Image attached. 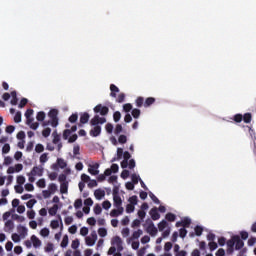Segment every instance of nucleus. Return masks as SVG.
Wrapping results in <instances>:
<instances>
[{
    "label": "nucleus",
    "instance_id": "c9c22d12",
    "mask_svg": "<svg viewBox=\"0 0 256 256\" xmlns=\"http://www.w3.org/2000/svg\"><path fill=\"white\" fill-rule=\"evenodd\" d=\"M39 161L41 165H45L49 161V154L47 152H44L40 155Z\"/></svg>",
    "mask_w": 256,
    "mask_h": 256
},
{
    "label": "nucleus",
    "instance_id": "4c0bfd02",
    "mask_svg": "<svg viewBox=\"0 0 256 256\" xmlns=\"http://www.w3.org/2000/svg\"><path fill=\"white\" fill-rule=\"evenodd\" d=\"M192 220L189 216L182 218V227L189 228L191 227Z\"/></svg>",
    "mask_w": 256,
    "mask_h": 256
},
{
    "label": "nucleus",
    "instance_id": "2f4dec72",
    "mask_svg": "<svg viewBox=\"0 0 256 256\" xmlns=\"http://www.w3.org/2000/svg\"><path fill=\"white\" fill-rule=\"evenodd\" d=\"M123 244V239H121L120 236H114L111 240V245L115 247L118 246V245H121Z\"/></svg>",
    "mask_w": 256,
    "mask_h": 256
},
{
    "label": "nucleus",
    "instance_id": "4468645a",
    "mask_svg": "<svg viewBox=\"0 0 256 256\" xmlns=\"http://www.w3.org/2000/svg\"><path fill=\"white\" fill-rule=\"evenodd\" d=\"M31 241L33 243L34 249H39V247H41V245H43V242L41 241V239H39V237H37V235H35V234H33L31 236Z\"/></svg>",
    "mask_w": 256,
    "mask_h": 256
},
{
    "label": "nucleus",
    "instance_id": "423d86ee",
    "mask_svg": "<svg viewBox=\"0 0 256 256\" xmlns=\"http://www.w3.org/2000/svg\"><path fill=\"white\" fill-rule=\"evenodd\" d=\"M234 243L235 251H241L245 247V241L241 240V237H239L237 234L234 235Z\"/></svg>",
    "mask_w": 256,
    "mask_h": 256
},
{
    "label": "nucleus",
    "instance_id": "9d476101",
    "mask_svg": "<svg viewBox=\"0 0 256 256\" xmlns=\"http://www.w3.org/2000/svg\"><path fill=\"white\" fill-rule=\"evenodd\" d=\"M18 235L22 236V239H25L29 233V229L25 225L19 224L17 226Z\"/></svg>",
    "mask_w": 256,
    "mask_h": 256
},
{
    "label": "nucleus",
    "instance_id": "09e8293b",
    "mask_svg": "<svg viewBox=\"0 0 256 256\" xmlns=\"http://www.w3.org/2000/svg\"><path fill=\"white\" fill-rule=\"evenodd\" d=\"M11 213H15V210L11 209L10 211L4 212L3 215H2L3 221H6V222L9 221V217H12V215H13Z\"/></svg>",
    "mask_w": 256,
    "mask_h": 256
},
{
    "label": "nucleus",
    "instance_id": "39448f33",
    "mask_svg": "<svg viewBox=\"0 0 256 256\" xmlns=\"http://www.w3.org/2000/svg\"><path fill=\"white\" fill-rule=\"evenodd\" d=\"M51 229H59L63 231V218H61V215H57V219L51 220L50 222Z\"/></svg>",
    "mask_w": 256,
    "mask_h": 256
},
{
    "label": "nucleus",
    "instance_id": "bb28decb",
    "mask_svg": "<svg viewBox=\"0 0 256 256\" xmlns=\"http://www.w3.org/2000/svg\"><path fill=\"white\" fill-rule=\"evenodd\" d=\"M121 133H125V129H123L122 124H116L114 127V135L119 136Z\"/></svg>",
    "mask_w": 256,
    "mask_h": 256
},
{
    "label": "nucleus",
    "instance_id": "7c9ffc66",
    "mask_svg": "<svg viewBox=\"0 0 256 256\" xmlns=\"http://www.w3.org/2000/svg\"><path fill=\"white\" fill-rule=\"evenodd\" d=\"M90 115L88 114V112H84L80 114V119L79 121H81V123H89V119H90Z\"/></svg>",
    "mask_w": 256,
    "mask_h": 256
},
{
    "label": "nucleus",
    "instance_id": "c85d7f7f",
    "mask_svg": "<svg viewBox=\"0 0 256 256\" xmlns=\"http://www.w3.org/2000/svg\"><path fill=\"white\" fill-rule=\"evenodd\" d=\"M205 230V228L201 225H196L194 227V233L196 235V237H201V235H203V231Z\"/></svg>",
    "mask_w": 256,
    "mask_h": 256
},
{
    "label": "nucleus",
    "instance_id": "864d4df0",
    "mask_svg": "<svg viewBox=\"0 0 256 256\" xmlns=\"http://www.w3.org/2000/svg\"><path fill=\"white\" fill-rule=\"evenodd\" d=\"M136 185H137V183H135L133 181H128L125 183V188L127 189V191H133L135 189Z\"/></svg>",
    "mask_w": 256,
    "mask_h": 256
},
{
    "label": "nucleus",
    "instance_id": "69168bd1",
    "mask_svg": "<svg viewBox=\"0 0 256 256\" xmlns=\"http://www.w3.org/2000/svg\"><path fill=\"white\" fill-rule=\"evenodd\" d=\"M98 235L102 239L105 238V236L107 235V228H105V227L98 228Z\"/></svg>",
    "mask_w": 256,
    "mask_h": 256
},
{
    "label": "nucleus",
    "instance_id": "ddd939ff",
    "mask_svg": "<svg viewBox=\"0 0 256 256\" xmlns=\"http://www.w3.org/2000/svg\"><path fill=\"white\" fill-rule=\"evenodd\" d=\"M123 213H125V208L112 209L110 211V217L116 219V217H120V215H123Z\"/></svg>",
    "mask_w": 256,
    "mask_h": 256
},
{
    "label": "nucleus",
    "instance_id": "f257e3e1",
    "mask_svg": "<svg viewBox=\"0 0 256 256\" xmlns=\"http://www.w3.org/2000/svg\"><path fill=\"white\" fill-rule=\"evenodd\" d=\"M143 227H144L146 233H148L152 237H155L158 233L157 226H155V223L153 222V220L151 218H147L145 220Z\"/></svg>",
    "mask_w": 256,
    "mask_h": 256
},
{
    "label": "nucleus",
    "instance_id": "1a4fd4ad",
    "mask_svg": "<svg viewBox=\"0 0 256 256\" xmlns=\"http://www.w3.org/2000/svg\"><path fill=\"white\" fill-rule=\"evenodd\" d=\"M61 207H63V204H54L52 207L48 208V213L50 215V217H57V211H59V209H61Z\"/></svg>",
    "mask_w": 256,
    "mask_h": 256
},
{
    "label": "nucleus",
    "instance_id": "e433bc0d",
    "mask_svg": "<svg viewBox=\"0 0 256 256\" xmlns=\"http://www.w3.org/2000/svg\"><path fill=\"white\" fill-rule=\"evenodd\" d=\"M11 239H12L13 243H21V239H23V238L19 233L14 232L11 235Z\"/></svg>",
    "mask_w": 256,
    "mask_h": 256
},
{
    "label": "nucleus",
    "instance_id": "a211bd4d",
    "mask_svg": "<svg viewBox=\"0 0 256 256\" xmlns=\"http://www.w3.org/2000/svg\"><path fill=\"white\" fill-rule=\"evenodd\" d=\"M61 195H67L69 193V182H63L60 184Z\"/></svg>",
    "mask_w": 256,
    "mask_h": 256
},
{
    "label": "nucleus",
    "instance_id": "a18cd8bd",
    "mask_svg": "<svg viewBox=\"0 0 256 256\" xmlns=\"http://www.w3.org/2000/svg\"><path fill=\"white\" fill-rule=\"evenodd\" d=\"M131 115H132L133 119H139L141 117V109L133 108Z\"/></svg>",
    "mask_w": 256,
    "mask_h": 256
},
{
    "label": "nucleus",
    "instance_id": "37998d69",
    "mask_svg": "<svg viewBox=\"0 0 256 256\" xmlns=\"http://www.w3.org/2000/svg\"><path fill=\"white\" fill-rule=\"evenodd\" d=\"M37 205V199L31 198L29 201L26 202L27 209L33 210V207Z\"/></svg>",
    "mask_w": 256,
    "mask_h": 256
},
{
    "label": "nucleus",
    "instance_id": "aec40b11",
    "mask_svg": "<svg viewBox=\"0 0 256 256\" xmlns=\"http://www.w3.org/2000/svg\"><path fill=\"white\" fill-rule=\"evenodd\" d=\"M166 221H169L170 223H175V221H177V215L173 212H168L165 215Z\"/></svg>",
    "mask_w": 256,
    "mask_h": 256
},
{
    "label": "nucleus",
    "instance_id": "680f3d73",
    "mask_svg": "<svg viewBox=\"0 0 256 256\" xmlns=\"http://www.w3.org/2000/svg\"><path fill=\"white\" fill-rule=\"evenodd\" d=\"M141 235H143V231L141 229L135 230L132 232V239L137 240Z\"/></svg>",
    "mask_w": 256,
    "mask_h": 256
},
{
    "label": "nucleus",
    "instance_id": "6ab92c4d",
    "mask_svg": "<svg viewBox=\"0 0 256 256\" xmlns=\"http://www.w3.org/2000/svg\"><path fill=\"white\" fill-rule=\"evenodd\" d=\"M169 226V222L167 221V219H163L158 223V231H164L165 229H167Z\"/></svg>",
    "mask_w": 256,
    "mask_h": 256
},
{
    "label": "nucleus",
    "instance_id": "c03bdc74",
    "mask_svg": "<svg viewBox=\"0 0 256 256\" xmlns=\"http://www.w3.org/2000/svg\"><path fill=\"white\" fill-rule=\"evenodd\" d=\"M59 189V186H57L56 183H50L48 186V191L52 193V195H55Z\"/></svg>",
    "mask_w": 256,
    "mask_h": 256
},
{
    "label": "nucleus",
    "instance_id": "0eeeda50",
    "mask_svg": "<svg viewBox=\"0 0 256 256\" xmlns=\"http://www.w3.org/2000/svg\"><path fill=\"white\" fill-rule=\"evenodd\" d=\"M149 215L152 221H159L161 219V213H159V209L157 207H153L149 211Z\"/></svg>",
    "mask_w": 256,
    "mask_h": 256
},
{
    "label": "nucleus",
    "instance_id": "774afa93",
    "mask_svg": "<svg viewBox=\"0 0 256 256\" xmlns=\"http://www.w3.org/2000/svg\"><path fill=\"white\" fill-rule=\"evenodd\" d=\"M50 233H51V231L47 227H44L40 230V235H41V237H44V238L48 237Z\"/></svg>",
    "mask_w": 256,
    "mask_h": 256
},
{
    "label": "nucleus",
    "instance_id": "5701e85b",
    "mask_svg": "<svg viewBox=\"0 0 256 256\" xmlns=\"http://www.w3.org/2000/svg\"><path fill=\"white\" fill-rule=\"evenodd\" d=\"M135 105L138 107V109H141V107H145V98L143 96H139L135 100Z\"/></svg>",
    "mask_w": 256,
    "mask_h": 256
},
{
    "label": "nucleus",
    "instance_id": "dca6fc26",
    "mask_svg": "<svg viewBox=\"0 0 256 256\" xmlns=\"http://www.w3.org/2000/svg\"><path fill=\"white\" fill-rule=\"evenodd\" d=\"M94 197L97 201H101V199H105V190L98 188L94 191Z\"/></svg>",
    "mask_w": 256,
    "mask_h": 256
},
{
    "label": "nucleus",
    "instance_id": "7ed1b4c3",
    "mask_svg": "<svg viewBox=\"0 0 256 256\" xmlns=\"http://www.w3.org/2000/svg\"><path fill=\"white\" fill-rule=\"evenodd\" d=\"M107 123V118L95 114L94 117L90 120L91 127H101V125Z\"/></svg>",
    "mask_w": 256,
    "mask_h": 256
},
{
    "label": "nucleus",
    "instance_id": "a878e982",
    "mask_svg": "<svg viewBox=\"0 0 256 256\" xmlns=\"http://www.w3.org/2000/svg\"><path fill=\"white\" fill-rule=\"evenodd\" d=\"M114 130H115V126L113 125V123L108 122V123L105 125V131H106V133H107L108 135H113Z\"/></svg>",
    "mask_w": 256,
    "mask_h": 256
},
{
    "label": "nucleus",
    "instance_id": "603ef678",
    "mask_svg": "<svg viewBox=\"0 0 256 256\" xmlns=\"http://www.w3.org/2000/svg\"><path fill=\"white\" fill-rule=\"evenodd\" d=\"M25 181H27V179L25 178L24 175H18V176L16 177V183H17V185L23 186V185H25Z\"/></svg>",
    "mask_w": 256,
    "mask_h": 256
},
{
    "label": "nucleus",
    "instance_id": "052dcab7",
    "mask_svg": "<svg viewBox=\"0 0 256 256\" xmlns=\"http://www.w3.org/2000/svg\"><path fill=\"white\" fill-rule=\"evenodd\" d=\"M119 176L117 175H111L110 177H108V183H110L111 185H116L118 182Z\"/></svg>",
    "mask_w": 256,
    "mask_h": 256
},
{
    "label": "nucleus",
    "instance_id": "f704fd0d",
    "mask_svg": "<svg viewBox=\"0 0 256 256\" xmlns=\"http://www.w3.org/2000/svg\"><path fill=\"white\" fill-rule=\"evenodd\" d=\"M60 246L62 249H67L69 246V236L67 234L63 236Z\"/></svg>",
    "mask_w": 256,
    "mask_h": 256
},
{
    "label": "nucleus",
    "instance_id": "f3484780",
    "mask_svg": "<svg viewBox=\"0 0 256 256\" xmlns=\"http://www.w3.org/2000/svg\"><path fill=\"white\" fill-rule=\"evenodd\" d=\"M101 131V126H93V128L90 130V137H99V135H101Z\"/></svg>",
    "mask_w": 256,
    "mask_h": 256
},
{
    "label": "nucleus",
    "instance_id": "ea45409f",
    "mask_svg": "<svg viewBox=\"0 0 256 256\" xmlns=\"http://www.w3.org/2000/svg\"><path fill=\"white\" fill-rule=\"evenodd\" d=\"M79 120V114L77 112L72 113L69 117H68V121L69 123H77V121Z\"/></svg>",
    "mask_w": 256,
    "mask_h": 256
},
{
    "label": "nucleus",
    "instance_id": "2eb2a0df",
    "mask_svg": "<svg viewBox=\"0 0 256 256\" xmlns=\"http://www.w3.org/2000/svg\"><path fill=\"white\" fill-rule=\"evenodd\" d=\"M31 171L37 177H43V173L45 171V168H43V166H41V165L40 166H34Z\"/></svg>",
    "mask_w": 256,
    "mask_h": 256
},
{
    "label": "nucleus",
    "instance_id": "58836bf2",
    "mask_svg": "<svg viewBox=\"0 0 256 256\" xmlns=\"http://www.w3.org/2000/svg\"><path fill=\"white\" fill-rule=\"evenodd\" d=\"M128 202L130 203V205H133L135 207V205H138L139 203V197L137 195H132L128 198Z\"/></svg>",
    "mask_w": 256,
    "mask_h": 256
},
{
    "label": "nucleus",
    "instance_id": "b1692460",
    "mask_svg": "<svg viewBox=\"0 0 256 256\" xmlns=\"http://www.w3.org/2000/svg\"><path fill=\"white\" fill-rule=\"evenodd\" d=\"M155 101H157L155 99V97H147L145 100H144V107L147 109L149 107H151V105H153L155 103Z\"/></svg>",
    "mask_w": 256,
    "mask_h": 256
},
{
    "label": "nucleus",
    "instance_id": "e2e57ef3",
    "mask_svg": "<svg viewBox=\"0 0 256 256\" xmlns=\"http://www.w3.org/2000/svg\"><path fill=\"white\" fill-rule=\"evenodd\" d=\"M83 207V199L78 198L74 201V209L79 210Z\"/></svg>",
    "mask_w": 256,
    "mask_h": 256
},
{
    "label": "nucleus",
    "instance_id": "72a5a7b5",
    "mask_svg": "<svg viewBox=\"0 0 256 256\" xmlns=\"http://www.w3.org/2000/svg\"><path fill=\"white\" fill-rule=\"evenodd\" d=\"M56 163L60 169H67V161L63 158H57Z\"/></svg>",
    "mask_w": 256,
    "mask_h": 256
},
{
    "label": "nucleus",
    "instance_id": "8fccbe9b",
    "mask_svg": "<svg viewBox=\"0 0 256 256\" xmlns=\"http://www.w3.org/2000/svg\"><path fill=\"white\" fill-rule=\"evenodd\" d=\"M137 217L138 219L144 223L145 222V217H147V212L143 211V210H138L137 212Z\"/></svg>",
    "mask_w": 256,
    "mask_h": 256
},
{
    "label": "nucleus",
    "instance_id": "5fc2aeb1",
    "mask_svg": "<svg viewBox=\"0 0 256 256\" xmlns=\"http://www.w3.org/2000/svg\"><path fill=\"white\" fill-rule=\"evenodd\" d=\"M187 233H189V232L187 231V228L181 227V228L179 229L178 236H179L181 239H185V238L187 237Z\"/></svg>",
    "mask_w": 256,
    "mask_h": 256
},
{
    "label": "nucleus",
    "instance_id": "9b49d317",
    "mask_svg": "<svg viewBox=\"0 0 256 256\" xmlns=\"http://www.w3.org/2000/svg\"><path fill=\"white\" fill-rule=\"evenodd\" d=\"M13 229H15V222L12 219H9L4 224L5 233H12Z\"/></svg>",
    "mask_w": 256,
    "mask_h": 256
},
{
    "label": "nucleus",
    "instance_id": "338daca9",
    "mask_svg": "<svg viewBox=\"0 0 256 256\" xmlns=\"http://www.w3.org/2000/svg\"><path fill=\"white\" fill-rule=\"evenodd\" d=\"M51 128L47 127V128H44L42 130V137H44V139H47L48 137H50L51 135Z\"/></svg>",
    "mask_w": 256,
    "mask_h": 256
},
{
    "label": "nucleus",
    "instance_id": "20e7f679",
    "mask_svg": "<svg viewBox=\"0 0 256 256\" xmlns=\"http://www.w3.org/2000/svg\"><path fill=\"white\" fill-rule=\"evenodd\" d=\"M93 111L96 115H101V117H106V115H109V106L98 104L94 107Z\"/></svg>",
    "mask_w": 256,
    "mask_h": 256
},
{
    "label": "nucleus",
    "instance_id": "a19ab883",
    "mask_svg": "<svg viewBox=\"0 0 256 256\" xmlns=\"http://www.w3.org/2000/svg\"><path fill=\"white\" fill-rule=\"evenodd\" d=\"M71 135H73V133L71 132V130H70V129H65V130L63 131V133H62V139H63L64 141H69Z\"/></svg>",
    "mask_w": 256,
    "mask_h": 256
},
{
    "label": "nucleus",
    "instance_id": "4d7b16f0",
    "mask_svg": "<svg viewBox=\"0 0 256 256\" xmlns=\"http://www.w3.org/2000/svg\"><path fill=\"white\" fill-rule=\"evenodd\" d=\"M22 117H23V115H22L21 111H19V110L16 111V113L14 114V123H21Z\"/></svg>",
    "mask_w": 256,
    "mask_h": 256
},
{
    "label": "nucleus",
    "instance_id": "79ce46f5",
    "mask_svg": "<svg viewBox=\"0 0 256 256\" xmlns=\"http://www.w3.org/2000/svg\"><path fill=\"white\" fill-rule=\"evenodd\" d=\"M243 119L242 121H244V123H251L252 119H253V115L251 114V112H247L244 115H242Z\"/></svg>",
    "mask_w": 256,
    "mask_h": 256
},
{
    "label": "nucleus",
    "instance_id": "4be33fe9",
    "mask_svg": "<svg viewBox=\"0 0 256 256\" xmlns=\"http://www.w3.org/2000/svg\"><path fill=\"white\" fill-rule=\"evenodd\" d=\"M110 97L116 98L117 97V93H119V87H117V85L115 84H110Z\"/></svg>",
    "mask_w": 256,
    "mask_h": 256
},
{
    "label": "nucleus",
    "instance_id": "cd10ccee",
    "mask_svg": "<svg viewBox=\"0 0 256 256\" xmlns=\"http://www.w3.org/2000/svg\"><path fill=\"white\" fill-rule=\"evenodd\" d=\"M46 117H47V114L45 113V111H39L36 114V120L38 121V123L45 121Z\"/></svg>",
    "mask_w": 256,
    "mask_h": 256
},
{
    "label": "nucleus",
    "instance_id": "412c9836",
    "mask_svg": "<svg viewBox=\"0 0 256 256\" xmlns=\"http://www.w3.org/2000/svg\"><path fill=\"white\" fill-rule=\"evenodd\" d=\"M135 178H137V180L135 181L136 185L138 183H140L142 189H144V191H149V188L147 187V184H145V182L143 181V179H141L140 175H134Z\"/></svg>",
    "mask_w": 256,
    "mask_h": 256
},
{
    "label": "nucleus",
    "instance_id": "de8ad7c7",
    "mask_svg": "<svg viewBox=\"0 0 256 256\" xmlns=\"http://www.w3.org/2000/svg\"><path fill=\"white\" fill-rule=\"evenodd\" d=\"M37 187H39V189H45V187H47V181L45 180V178H40L37 182H36Z\"/></svg>",
    "mask_w": 256,
    "mask_h": 256
},
{
    "label": "nucleus",
    "instance_id": "393cba45",
    "mask_svg": "<svg viewBox=\"0 0 256 256\" xmlns=\"http://www.w3.org/2000/svg\"><path fill=\"white\" fill-rule=\"evenodd\" d=\"M69 173H71V169L68 170L67 174H65V173L59 174L58 181L60 184L61 183H69V181H67V175H69Z\"/></svg>",
    "mask_w": 256,
    "mask_h": 256
},
{
    "label": "nucleus",
    "instance_id": "bf43d9fd",
    "mask_svg": "<svg viewBox=\"0 0 256 256\" xmlns=\"http://www.w3.org/2000/svg\"><path fill=\"white\" fill-rule=\"evenodd\" d=\"M240 240L242 241H247L249 239V232H247V230H242L240 231Z\"/></svg>",
    "mask_w": 256,
    "mask_h": 256
},
{
    "label": "nucleus",
    "instance_id": "0e129e2a",
    "mask_svg": "<svg viewBox=\"0 0 256 256\" xmlns=\"http://www.w3.org/2000/svg\"><path fill=\"white\" fill-rule=\"evenodd\" d=\"M231 119L235 123H241V121H243V114L241 113L235 114Z\"/></svg>",
    "mask_w": 256,
    "mask_h": 256
},
{
    "label": "nucleus",
    "instance_id": "473e14b6",
    "mask_svg": "<svg viewBox=\"0 0 256 256\" xmlns=\"http://www.w3.org/2000/svg\"><path fill=\"white\" fill-rule=\"evenodd\" d=\"M122 111L127 114V113H131L133 111V104L131 103H126L123 104L122 106Z\"/></svg>",
    "mask_w": 256,
    "mask_h": 256
},
{
    "label": "nucleus",
    "instance_id": "13d9d810",
    "mask_svg": "<svg viewBox=\"0 0 256 256\" xmlns=\"http://www.w3.org/2000/svg\"><path fill=\"white\" fill-rule=\"evenodd\" d=\"M128 139H127V135L125 134H120L118 136V143L119 145H125V143H127Z\"/></svg>",
    "mask_w": 256,
    "mask_h": 256
},
{
    "label": "nucleus",
    "instance_id": "49530a36",
    "mask_svg": "<svg viewBox=\"0 0 256 256\" xmlns=\"http://www.w3.org/2000/svg\"><path fill=\"white\" fill-rule=\"evenodd\" d=\"M94 215H101L103 213V208L101 207V204L96 203L93 208Z\"/></svg>",
    "mask_w": 256,
    "mask_h": 256
},
{
    "label": "nucleus",
    "instance_id": "f03ea898",
    "mask_svg": "<svg viewBox=\"0 0 256 256\" xmlns=\"http://www.w3.org/2000/svg\"><path fill=\"white\" fill-rule=\"evenodd\" d=\"M49 121L53 124V128L57 129L59 127V109L51 108L47 113Z\"/></svg>",
    "mask_w": 256,
    "mask_h": 256
},
{
    "label": "nucleus",
    "instance_id": "6e6552de",
    "mask_svg": "<svg viewBox=\"0 0 256 256\" xmlns=\"http://www.w3.org/2000/svg\"><path fill=\"white\" fill-rule=\"evenodd\" d=\"M99 163H95V164H89L88 165V173L92 176H97L99 175Z\"/></svg>",
    "mask_w": 256,
    "mask_h": 256
},
{
    "label": "nucleus",
    "instance_id": "c756f323",
    "mask_svg": "<svg viewBox=\"0 0 256 256\" xmlns=\"http://www.w3.org/2000/svg\"><path fill=\"white\" fill-rule=\"evenodd\" d=\"M14 222L18 221V223H25V216H21L19 214L13 213L12 218Z\"/></svg>",
    "mask_w": 256,
    "mask_h": 256
},
{
    "label": "nucleus",
    "instance_id": "f8f14e48",
    "mask_svg": "<svg viewBox=\"0 0 256 256\" xmlns=\"http://www.w3.org/2000/svg\"><path fill=\"white\" fill-rule=\"evenodd\" d=\"M113 205L115 209H123V199H121V195L113 196Z\"/></svg>",
    "mask_w": 256,
    "mask_h": 256
},
{
    "label": "nucleus",
    "instance_id": "3c124183",
    "mask_svg": "<svg viewBox=\"0 0 256 256\" xmlns=\"http://www.w3.org/2000/svg\"><path fill=\"white\" fill-rule=\"evenodd\" d=\"M120 189H121V184L120 183L113 184L112 195L113 196L120 195L119 194Z\"/></svg>",
    "mask_w": 256,
    "mask_h": 256
},
{
    "label": "nucleus",
    "instance_id": "6e6d98bb",
    "mask_svg": "<svg viewBox=\"0 0 256 256\" xmlns=\"http://www.w3.org/2000/svg\"><path fill=\"white\" fill-rule=\"evenodd\" d=\"M209 251L213 253V251H216V249H219V244L217 242H209L208 243Z\"/></svg>",
    "mask_w": 256,
    "mask_h": 256
}]
</instances>
